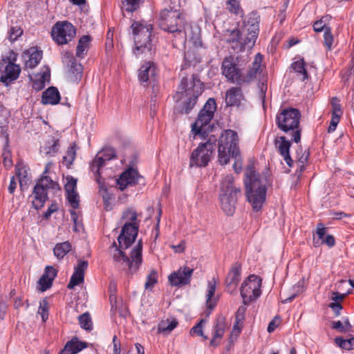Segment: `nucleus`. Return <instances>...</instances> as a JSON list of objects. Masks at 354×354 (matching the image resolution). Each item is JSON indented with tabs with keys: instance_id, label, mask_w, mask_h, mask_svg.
Returning a JSON list of instances; mask_svg holds the SVG:
<instances>
[{
	"instance_id": "1",
	"label": "nucleus",
	"mask_w": 354,
	"mask_h": 354,
	"mask_svg": "<svg viewBox=\"0 0 354 354\" xmlns=\"http://www.w3.org/2000/svg\"><path fill=\"white\" fill-rule=\"evenodd\" d=\"M139 214L132 208H127L123 212L121 220L124 226L118 237L119 246L114 242L111 248L113 261L123 267H128L131 272H136L142 263V243L141 241L133 248L129 258L122 251L130 247L134 243L138 235L140 221Z\"/></svg>"
},
{
	"instance_id": "2",
	"label": "nucleus",
	"mask_w": 354,
	"mask_h": 354,
	"mask_svg": "<svg viewBox=\"0 0 354 354\" xmlns=\"http://www.w3.org/2000/svg\"><path fill=\"white\" fill-rule=\"evenodd\" d=\"M266 178L257 174L253 166H248L245 171V194L252 209H261L266 197Z\"/></svg>"
},
{
	"instance_id": "3",
	"label": "nucleus",
	"mask_w": 354,
	"mask_h": 354,
	"mask_svg": "<svg viewBox=\"0 0 354 354\" xmlns=\"http://www.w3.org/2000/svg\"><path fill=\"white\" fill-rule=\"evenodd\" d=\"M203 91V84L196 77L193 75L190 79L183 77L174 96L176 101H182L180 112L189 113Z\"/></svg>"
},
{
	"instance_id": "4",
	"label": "nucleus",
	"mask_w": 354,
	"mask_h": 354,
	"mask_svg": "<svg viewBox=\"0 0 354 354\" xmlns=\"http://www.w3.org/2000/svg\"><path fill=\"white\" fill-rule=\"evenodd\" d=\"M164 8L160 13V28L169 32L183 35V20L179 11L180 0H164Z\"/></svg>"
},
{
	"instance_id": "5",
	"label": "nucleus",
	"mask_w": 354,
	"mask_h": 354,
	"mask_svg": "<svg viewBox=\"0 0 354 354\" xmlns=\"http://www.w3.org/2000/svg\"><path fill=\"white\" fill-rule=\"evenodd\" d=\"M238 145L239 138L234 131L227 129L222 133L218 145V161L221 165H227L231 158H237L239 155Z\"/></svg>"
},
{
	"instance_id": "6",
	"label": "nucleus",
	"mask_w": 354,
	"mask_h": 354,
	"mask_svg": "<svg viewBox=\"0 0 354 354\" xmlns=\"http://www.w3.org/2000/svg\"><path fill=\"white\" fill-rule=\"evenodd\" d=\"M300 117L297 109L290 108L282 110L276 118L277 126L281 131L285 133L292 132V140L295 142H299L301 139Z\"/></svg>"
},
{
	"instance_id": "7",
	"label": "nucleus",
	"mask_w": 354,
	"mask_h": 354,
	"mask_svg": "<svg viewBox=\"0 0 354 354\" xmlns=\"http://www.w3.org/2000/svg\"><path fill=\"white\" fill-rule=\"evenodd\" d=\"M51 163L46 165L45 171L43 172L41 178L37 182L32 192L34 200L32 205L37 209L41 208L48 199V192L49 190H59L60 187L58 183L47 176V172Z\"/></svg>"
},
{
	"instance_id": "8",
	"label": "nucleus",
	"mask_w": 354,
	"mask_h": 354,
	"mask_svg": "<svg viewBox=\"0 0 354 354\" xmlns=\"http://www.w3.org/2000/svg\"><path fill=\"white\" fill-rule=\"evenodd\" d=\"M134 35L136 48L134 55L139 57L141 54H151L152 44L150 41L151 36L152 25L133 22L131 25Z\"/></svg>"
},
{
	"instance_id": "9",
	"label": "nucleus",
	"mask_w": 354,
	"mask_h": 354,
	"mask_svg": "<svg viewBox=\"0 0 354 354\" xmlns=\"http://www.w3.org/2000/svg\"><path fill=\"white\" fill-rule=\"evenodd\" d=\"M216 109V104L214 99H208L203 109L199 112L196 121L192 124V131L196 135L203 138L207 136L212 129L209 122L213 118Z\"/></svg>"
},
{
	"instance_id": "10",
	"label": "nucleus",
	"mask_w": 354,
	"mask_h": 354,
	"mask_svg": "<svg viewBox=\"0 0 354 354\" xmlns=\"http://www.w3.org/2000/svg\"><path fill=\"white\" fill-rule=\"evenodd\" d=\"M115 157V151L113 148H104L97 153L90 165L91 171L94 174L95 180L99 185L100 191H106L104 181L101 180L100 169L105 165L106 161L111 160Z\"/></svg>"
},
{
	"instance_id": "11",
	"label": "nucleus",
	"mask_w": 354,
	"mask_h": 354,
	"mask_svg": "<svg viewBox=\"0 0 354 354\" xmlns=\"http://www.w3.org/2000/svg\"><path fill=\"white\" fill-rule=\"evenodd\" d=\"M215 144L210 140L200 144L191 153L189 166L201 167H205L213 154Z\"/></svg>"
},
{
	"instance_id": "12",
	"label": "nucleus",
	"mask_w": 354,
	"mask_h": 354,
	"mask_svg": "<svg viewBox=\"0 0 354 354\" xmlns=\"http://www.w3.org/2000/svg\"><path fill=\"white\" fill-rule=\"evenodd\" d=\"M16 59L17 55L11 52L9 57L3 58L0 62V81L6 85L17 80L19 75L21 68L15 64Z\"/></svg>"
},
{
	"instance_id": "13",
	"label": "nucleus",
	"mask_w": 354,
	"mask_h": 354,
	"mask_svg": "<svg viewBox=\"0 0 354 354\" xmlns=\"http://www.w3.org/2000/svg\"><path fill=\"white\" fill-rule=\"evenodd\" d=\"M76 35L75 26L66 21H58L52 28L53 39L59 45H64L71 41Z\"/></svg>"
},
{
	"instance_id": "14",
	"label": "nucleus",
	"mask_w": 354,
	"mask_h": 354,
	"mask_svg": "<svg viewBox=\"0 0 354 354\" xmlns=\"http://www.w3.org/2000/svg\"><path fill=\"white\" fill-rule=\"evenodd\" d=\"M261 279L254 274L250 275L243 282L240 291L245 305L257 299L261 295Z\"/></svg>"
},
{
	"instance_id": "15",
	"label": "nucleus",
	"mask_w": 354,
	"mask_h": 354,
	"mask_svg": "<svg viewBox=\"0 0 354 354\" xmlns=\"http://www.w3.org/2000/svg\"><path fill=\"white\" fill-rule=\"evenodd\" d=\"M221 70L222 74L231 83L238 85L245 83V76L242 74L241 71L238 68L233 57L229 56L223 59Z\"/></svg>"
},
{
	"instance_id": "16",
	"label": "nucleus",
	"mask_w": 354,
	"mask_h": 354,
	"mask_svg": "<svg viewBox=\"0 0 354 354\" xmlns=\"http://www.w3.org/2000/svg\"><path fill=\"white\" fill-rule=\"evenodd\" d=\"M194 269L187 266L180 267L168 277L170 284L173 286H182L190 283Z\"/></svg>"
},
{
	"instance_id": "17",
	"label": "nucleus",
	"mask_w": 354,
	"mask_h": 354,
	"mask_svg": "<svg viewBox=\"0 0 354 354\" xmlns=\"http://www.w3.org/2000/svg\"><path fill=\"white\" fill-rule=\"evenodd\" d=\"M140 178L138 171L133 168L125 170L117 179V185L120 190H124L128 186L136 185Z\"/></svg>"
},
{
	"instance_id": "18",
	"label": "nucleus",
	"mask_w": 354,
	"mask_h": 354,
	"mask_svg": "<svg viewBox=\"0 0 354 354\" xmlns=\"http://www.w3.org/2000/svg\"><path fill=\"white\" fill-rule=\"evenodd\" d=\"M259 17L255 12L248 15L242 26L243 33L251 35V39H257L259 30Z\"/></svg>"
},
{
	"instance_id": "19",
	"label": "nucleus",
	"mask_w": 354,
	"mask_h": 354,
	"mask_svg": "<svg viewBox=\"0 0 354 354\" xmlns=\"http://www.w3.org/2000/svg\"><path fill=\"white\" fill-rule=\"evenodd\" d=\"M62 62L70 70V72L74 75L73 80L77 82L82 77V67L80 64L76 63L72 53L66 51L62 53Z\"/></svg>"
},
{
	"instance_id": "20",
	"label": "nucleus",
	"mask_w": 354,
	"mask_h": 354,
	"mask_svg": "<svg viewBox=\"0 0 354 354\" xmlns=\"http://www.w3.org/2000/svg\"><path fill=\"white\" fill-rule=\"evenodd\" d=\"M88 266L87 261L79 260L75 270L68 284V289H73L75 286L83 283L84 279V271Z\"/></svg>"
},
{
	"instance_id": "21",
	"label": "nucleus",
	"mask_w": 354,
	"mask_h": 354,
	"mask_svg": "<svg viewBox=\"0 0 354 354\" xmlns=\"http://www.w3.org/2000/svg\"><path fill=\"white\" fill-rule=\"evenodd\" d=\"M239 194H220L221 207L225 214L231 216L235 211L237 195Z\"/></svg>"
},
{
	"instance_id": "22",
	"label": "nucleus",
	"mask_w": 354,
	"mask_h": 354,
	"mask_svg": "<svg viewBox=\"0 0 354 354\" xmlns=\"http://www.w3.org/2000/svg\"><path fill=\"white\" fill-rule=\"evenodd\" d=\"M274 143L277 151L283 157L286 164L289 167H291L293 161L289 153L290 142L287 140L284 136H280L275 139Z\"/></svg>"
},
{
	"instance_id": "23",
	"label": "nucleus",
	"mask_w": 354,
	"mask_h": 354,
	"mask_svg": "<svg viewBox=\"0 0 354 354\" xmlns=\"http://www.w3.org/2000/svg\"><path fill=\"white\" fill-rule=\"evenodd\" d=\"M241 267L240 264L235 263L228 273L225 284L228 291L232 292L236 288L241 278Z\"/></svg>"
},
{
	"instance_id": "24",
	"label": "nucleus",
	"mask_w": 354,
	"mask_h": 354,
	"mask_svg": "<svg viewBox=\"0 0 354 354\" xmlns=\"http://www.w3.org/2000/svg\"><path fill=\"white\" fill-rule=\"evenodd\" d=\"M239 36H240V29L238 28L226 30L223 33L225 41L230 45L231 48L236 52H241V44L237 40Z\"/></svg>"
},
{
	"instance_id": "25",
	"label": "nucleus",
	"mask_w": 354,
	"mask_h": 354,
	"mask_svg": "<svg viewBox=\"0 0 354 354\" xmlns=\"http://www.w3.org/2000/svg\"><path fill=\"white\" fill-rule=\"evenodd\" d=\"M243 99L242 91L239 87H232L225 94V103L227 106H239Z\"/></svg>"
},
{
	"instance_id": "26",
	"label": "nucleus",
	"mask_w": 354,
	"mask_h": 354,
	"mask_svg": "<svg viewBox=\"0 0 354 354\" xmlns=\"http://www.w3.org/2000/svg\"><path fill=\"white\" fill-rule=\"evenodd\" d=\"M32 88L36 91H40L45 86V83L49 82L50 69L46 67L44 70L39 73L35 74L32 77Z\"/></svg>"
},
{
	"instance_id": "27",
	"label": "nucleus",
	"mask_w": 354,
	"mask_h": 354,
	"mask_svg": "<svg viewBox=\"0 0 354 354\" xmlns=\"http://www.w3.org/2000/svg\"><path fill=\"white\" fill-rule=\"evenodd\" d=\"M42 53L35 48L28 50L24 55L26 68H34L40 62Z\"/></svg>"
},
{
	"instance_id": "28",
	"label": "nucleus",
	"mask_w": 354,
	"mask_h": 354,
	"mask_svg": "<svg viewBox=\"0 0 354 354\" xmlns=\"http://www.w3.org/2000/svg\"><path fill=\"white\" fill-rule=\"evenodd\" d=\"M16 176L19 179L20 188L22 191L27 188L29 183L28 169L23 162H19L15 166Z\"/></svg>"
},
{
	"instance_id": "29",
	"label": "nucleus",
	"mask_w": 354,
	"mask_h": 354,
	"mask_svg": "<svg viewBox=\"0 0 354 354\" xmlns=\"http://www.w3.org/2000/svg\"><path fill=\"white\" fill-rule=\"evenodd\" d=\"M156 75V67L153 62H148L143 64L138 71V79L141 82H147L151 77Z\"/></svg>"
},
{
	"instance_id": "30",
	"label": "nucleus",
	"mask_w": 354,
	"mask_h": 354,
	"mask_svg": "<svg viewBox=\"0 0 354 354\" xmlns=\"http://www.w3.org/2000/svg\"><path fill=\"white\" fill-rule=\"evenodd\" d=\"M60 100L58 90L53 86L46 89L42 94L41 102L44 104H57Z\"/></svg>"
},
{
	"instance_id": "31",
	"label": "nucleus",
	"mask_w": 354,
	"mask_h": 354,
	"mask_svg": "<svg viewBox=\"0 0 354 354\" xmlns=\"http://www.w3.org/2000/svg\"><path fill=\"white\" fill-rule=\"evenodd\" d=\"M86 347V343L78 341L77 338H73L66 344L60 354H76Z\"/></svg>"
},
{
	"instance_id": "32",
	"label": "nucleus",
	"mask_w": 354,
	"mask_h": 354,
	"mask_svg": "<svg viewBox=\"0 0 354 354\" xmlns=\"http://www.w3.org/2000/svg\"><path fill=\"white\" fill-rule=\"evenodd\" d=\"M216 287V281L215 278H212V280L207 283V290L206 295V304L207 308L212 310L216 304V299L214 297Z\"/></svg>"
},
{
	"instance_id": "33",
	"label": "nucleus",
	"mask_w": 354,
	"mask_h": 354,
	"mask_svg": "<svg viewBox=\"0 0 354 354\" xmlns=\"http://www.w3.org/2000/svg\"><path fill=\"white\" fill-rule=\"evenodd\" d=\"M234 177L232 175H227L223 180L221 187L220 194H231L232 192L240 194V188L235 187L233 185Z\"/></svg>"
},
{
	"instance_id": "34",
	"label": "nucleus",
	"mask_w": 354,
	"mask_h": 354,
	"mask_svg": "<svg viewBox=\"0 0 354 354\" xmlns=\"http://www.w3.org/2000/svg\"><path fill=\"white\" fill-rule=\"evenodd\" d=\"M261 62L262 57L260 53H258L254 57L252 68L248 71L246 76H245V83L252 81L257 77V75L259 73Z\"/></svg>"
},
{
	"instance_id": "35",
	"label": "nucleus",
	"mask_w": 354,
	"mask_h": 354,
	"mask_svg": "<svg viewBox=\"0 0 354 354\" xmlns=\"http://www.w3.org/2000/svg\"><path fill=\"white\" fill-rule=\"evenodd\" d=\"M71 249V244L68 241H64L55 245L53 249V253L58 259H62Z\"/></svg>"
},
{
	"instance_id": "36",
	"label": "nucleus",
	"mask_w": 354,
	"mask_h": 354,
	"mask_svg": "<svg viewBox=\"0 0 354 354\" xmlns=\"http://www.w3.org/2000/svg\"><path fill=\"white\" fill-rule=\"evenodd\" d=\"M291 66L301 81H304L308 78V75L306 68V63L304 59H300L294 62Z\"/></svg>"
},
{
	"instance_id": "37",
	"label": "nucleus",
	"mask_w": 354,
	"mask_h": 354,
	"mask_svg": "<svg viewBox=\"0 0 354 354\" xmlns=\"http://www.w3.org/2000/svg\"><path fill=\"white\" fill-rule=\"evenodd\" d=\"M309 158V152L306 150H303L302 148L299 147L296 151V158L299 169V176L305 169V163L308 161Z\"/></svg>"
},
{
	"instance_id": "38",
	"label": "nucleus",
	"mask_w": 354,
	"mask_h": 354,
	"mask_svg": "<svg viewBox=\"0 0 354 354\" xmlns=\"http://www.w3.org/2000/svg\"><path fill=\"white\" fill-rule=\"evenodd\" d=\"M250 37L251 35L243 34V28L240 29V36H239L237 40L241 44V51H243L245 49H251L254 46L257 39H252Z\"/></svg>"
},
{
	"instance_id": "39",
	"label": "nucleus",
	"mask_w": 354,
	"mask_h": 354,
	"mask_svg": "<svg viewBox=\"0 0 354 354\" xmlns=\"http://www.w3.org/2000/svg\"><path fill=\"white\" fill-rule=\"evenodd\" d=\"M178 325V322L176 319L172 320H162L158 324V330L162 333H169L173 330Z\"/></svg>"
},
{
	"instance_id": "40",
	"label": "nucleus",
	"mask_w": 354,
	"mask_h": 354,
	"mask_svg": "<svg viewBox=\"0 0 354 354\" xmlns=\"http://www.w3.org/2000/svg\"><path fill=\"white\" fill-rule=\"evenodd\" d=\"M90 42V37L84 35L79 40L77 46L76 48V56L77 57H83L86 53V49L88 47Z\"/></svg>"
},
{
	"instance_id": "41",
	"label": "nucleus",
	"mask_w": 354,
	"mask_h": 354,
	"mask_svg": "<svg viewBox=\"0 0 354 354\" xmlns=\"http://www.w3.org/2000/svg\"><path fill=\"white\" fill-rule=\"evenodd\" d=\"M225 329V323L224 320H218L214 328L213 338L210 341L211 346H215V340L217 338H221L223 336Z\"/></svg>"
},
{
	"instance_id": "42",
	"label": "nucleus",
	"mask_w": 354,
	"mask_h": 354,
	"mask_svg": "<svg viewBox=\"0 0 354 354\" xmlns=\"http://www.w3.org/2000/svg\"><path fill=\"white\" fill-rule=\"evenodd\" d=\"M331 16L329 15H326L323 16L320 19L316 21L313 24V29L315 32H319L322 30H326L327 28H330L327 26V24L331 19Z\"/></svg>"
},
{
	"instance_id": "43",
	"label": "nucleus",
	"mask_w": 354,
	"mask_h": 354,
	"mask_svg": "<svg viewBox=\"0 0 354 354\" xmlns=\"http://www.w3.org/2000/svg\"><path fill=\"white\" fill-rule=\"evenodd\" d=\"M326 228L322 223H318L316 230L317 237H313V245L315 247H319L322 245V240L326 237Z\"/></svg>"
},
{
	"instance_id": "44",
	"label": "nucleus",
	"mask_w": 354,
	"mask_h": 354,
	"mask_svg": "<svg viewBox=\"0 0 354 354\" xmlns=\"http://www.w3.org/2000/svg\"><path fill=\"white\" fill-rule=\"evenodd\" d=\"M335 342L338 346L343 349L348 351L354 349V337L346 339L342 337H336Z\"/></svg>"
},
{
	"instance_id": "45",
	"label": "nucleus",
	"mask_w": 354,
	"mask_h": 354,
	"mask_svg": "<svg viewBox=\"0 0 354 354\" xmlns=\"http://www.w3.org/2000/svg\"><path fill=\"white\" fill-rule=\"evenodd\" d=\"M302 292V286L300 284H297L292 288V292L290 294H287L286 292L283 293V297L284 299L283 301V303H287L291 301L293 299H295L299 293Z\"/></svg>"
},
{
	"instance_id": "46",
	"label": "nucleus",
	"mask_w": 354,
	"mask_h": 354,
	"mask_svg": "<svg viewBox=\"0 0 354 354\" xmlns=\"http://www.w3.org/2000/svg\"><path fill=\"white\" fill-rule=\"evenodd\" d=\"M38 314L41 315L42 322H45L48 317V304L46 299H42L39 302Z\"/></svg>"
},
{
	"instance_id": "47",
	"label": "nucleus",
	"mask_w": 354,
	"mask_h": 354,
	"mask_svg": "<svg viewBox=\"0 0 354 354\" xmlns=\"http://www.w3.org/2000/svg\"><path fill=\"white\" fill-rule=\"evenodd\" d=\"M80 326L87 330L92 329L91 319L88 313H84L79 317Z\"/></svg>"
},
{
	"instance_id": "48",
	"label": "nucleus",
	"mask_w": 354,
	"mask_h": 354,
	"mask_svg": "<svg viewBox=\"0 0 354 354\" xmlns=\"http://www.w3.org/2000/svg\"><path fill=\"white\" fill-rule=\"evenodd\" d=\"M158 282V272L155 270H152L147 277V281L145 284L146 289H149Z\"/></svg>"
},
{
	"instance_id": "49",
	"label": "nucleus",
	"mask_w": 354,
	"mask_h": 354,
	"mask_svg": "<svg viewBox=\"0 0 354 354\" xmlns=\"http://www.w3.org/2000/svg\"><path fill=\"white\" fill-rule=\"evenodd\" d=\"M141 2L142 0H123L122 3L127 11L133 12L139 8Z\"/></svg>"
},
{
	"instance_id": "50",
	"label": "nucleus",
	"mask_w": 354,
	"mask_h": 354,
	"mask_svg": "<svg viewBox=\"0 0 354 354\" xmlns=\"http://www.w3.org/2000/svg\"><path fill=\"white\" fill-rule=\"evenodd\" d=\"M334 41V37L331 32L330 28L326 29L324 34V44L326 47L327 50H330Z\"/></svg>"
},
{
	"instance_id": "51",
	"label": "nucleus",
	"mask_w": 354,
	"mask_h": 354,
	"mask_svg": "<svg viewBox=\"0 0 354 354\" xmlns=\"http://www.w3.org/2000/svg\"><path fill=\"white\" fill-rule=\"evenodd\" d=\"M227 9L233 14L239 15L242 13L239 2L237 0H227Z\"/></svg>"
},
{
	"instance_id": "52",
	"label": "nucleus",
	"mask_w": 354,
	"mask_h": 354,
	"mask_svg": "<svg viewBox=\"0 0 354 354\" xmlns=\"http://www.w3.org/2000/svg\"><path fill=\"white\" fill-rule=\"evenodd\" d=\"M331 106H332V116H337L341 118L342 115V111L341 109V105L338 103L337 99L336 97H333L331 100Z\"/></svg>"
},
{
	"instance_id": "53",
	"label": "nucleus",
	"mask_w": 354,
	"mask_h": 354,
	"mask_svg": "<svg viewBox=\"0 0 354 354\" xmlns=\"http://www.w3.org/2000/svg\"><path fill=\"white\" fill-rule=\"evenodd\" d=\"M2 156L3 165L8 169L10 168L12 166V160L11 153L10 150L7 149V147L3 149Z\"/></svg>"
},
{
	"instance_id": "54",
	"label": "nucleus",
	"mask_w": 354,
	"mask_h": 354,
	"mask_svg": "<svg viewBox=\"0 0 354 354\" xmlns=\"http://www.w3.org/2000/svg\"><path fill=\"white\" fill-rule=\"evenodd\" d=\"M23 33L22 29L19 26L11 27L9 31V39L13 42L16 41L19 37Z\"/></svg>"
},
{
	"instance_id": "55",
	"label": "nucleus",
	"mask_w": 354,
	"mask_h": 354,
	"mask_svg": "<svg viewBox=\"0 0 354 354\" xmlns=\"http://www.w3.org/2000/svg\"><path fill=\"white\" fill-rule=\"evenodd\" d=\"M246 312V307L245 304L241 306L236 313V324L234 326V328H236L240 323L243 322L245 317V313Z\"/></svg>"
},
{
	"instance_id": "56",
	"label": "nucleus",
	"mask_w": 354,
	"mask_h": 354,
	"mask_svg": "<svg viewBox=\"0 0 354 354\" xmlns=\"http://www.w3.org/2000/svg\"><path fill=\"white\" fill-rule=\"evenodd\" d=\"M67 198L73 207V208L76 209L79 206V196L77 192H71L67 194Z\"/></svg>"
},
{
	"instance_id": "57",
	"label": "nucleus",
	"mask_w": 354,
	"mask_h": 354,
	"mask_svg": "<svg viewBox=\"0 0 354 354\" xmlns=\"http://www.w3.org/2000/svg\"><path fill=\"white\" fill-rule=\"evenodd\" d=\"M77 180L73 177L67 178V183L65 185L66 194L76 192Z\"/></svg>"
},
{
	"instance_id": "58",
	"label": "nucleus",
	"mask_w": 354,
	"mask_h": 354,
	"mask_svg": "<svg viewBox=\"0 0 354 354\" xmlns=\"http://www.w3.org/2000/svg\"><path fill=\"white\" fill-rule=\"evenodd\" d=\"M52 280L42 275L39 281V284L40 286L39 290L42 292L46 290L52 286Z\"/></svg>"
},
{
	"instance_id": "59",
	"label": "nucleus",
	"mask_w": 354,
	"mask_h": 354,
	"mask_svg": "<svg viewBox=\"0 0 354 354\" xmlns=\"http://www.w3.org/2000/svg\"><path fill=\"white\" fill-rule=\"evenodd\" d=\"M75 156L76 151L73 145L68 149L66 156H64V160L68 162V164H71L75 160Z\"/></svg>"
},
{
	"instance_id": "60",
	"label": "nucleus",
	"mask_w": 354,
	"mask_h": 354,
	"mask_svg": "<svg viewBox=\"0 0 354 354\" xmlns=\"http://www.w3.org/2000/svg\"><path fill=\"white\" fill-rule=\"evenodd\" d=\"M204 322L203 319H201L197 324H196L190 330L191 335H197L198 336L203 337V323Z\"/></svg>"
},
{
	"instance_id": "61",
	"label": "nucleus",
	"mask_w": 354,
	"mask_h": 354,
	"mask_svg": "<svg viewBox=\"0 0 354 354\" xmlns=\"http://www.w3.org/2000/svg\"><path fill=\"white\" fill-rule=\"evenodd\" d=\"M43 275L53 281L57 275V271L53 267L47 266L45 270V273Z\"/></svg>"
},
{
	"instance_id": "62",
	"label": "nucleus",
	"mask_w": 354,
	"mask_h": 354,
	"mask_svg": "<svg viewBox=\"0 0 354 354\" xmlns=\"http://www.w3.org/2000/svg\"><path fill=\"white\" fill-rule=\"evenodd\" d=\"M59 144L57 140H53V143L51 147H45L44 149V152L46 154L54 155L58 149Z\"/></svg>"
},
{
	"instance_id": "63",
	"label": "nucleus",
	"mask_w": 354,
	"mask_h": 354,
	"mask_svg": "<svg viewBox=\"0 0 354 354\" xmlns=\"http://www.w3.org/2000/svg\"><path fill=\"white\" fill-rule=\"evenodd\" d=\"M102 198H103V201H104V209L106 211L111 210L112 208L111 204L110 202V200L111 199V196L108 193L106 192L104 194H102Z\"/></svg>"
},
{
	"instance_id": "64",
	"label": "nucleus",
	"mask_w": 354,
	"mask_h": 354,
	"mask_svg": "<svg viewBox=\"0 0 354 354\" xmlns=\"http://www.w3.org/2000/svg\"><path fill=\"white\" fill-rule=\"evenodd\" d=\"M339 120H340V118H339V117L332 116L330 123V125H329L328 129V131L329 133L333 132L335 130L337 125L338 124V123L339 122Z\"/></svg>"
}]
</instances>
